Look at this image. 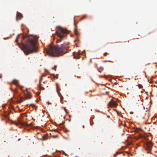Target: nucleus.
I'll use <instances>...</instances> for the list:
<instances>
[{
	"label": "nucleus",
	"mask_w": 157,
	"mask_h": 157,
	"mask_svg": "<svg viewBox=\"0 0 157 157\" xmlns=\"http://www.w3.org/2000/svg\"><path fill=\"white\" fill-rule=\"evenodd\" d=\"M17 17H19L20 18L19 19H21V18L22 17V15L20 13H17V17H16V20L17 21H18Z\"/></svg>",
	"instance_id": "obj_7"
},
{
	"label": "nucleus",
	"mask_w": 157,
	"mask_h": 157,
	"mask_svg": "<svg viewBox=\"0 0 157 157\" xmlns=\"http://www.w3.org/2000/svg\"><path fill=\"white\" fill-rule=\"evenodd\" d=\"M2 77V76L1 75H0V78H1Z\"/></svg>",
	"instance_id": "obj_29"
},
{
	"label": "nucleus",
	"mask_w": 157,
	"mask_h": 157,
	"mask_svg": "<svg viewBox=\"0 0 157 157\" xmlns=\"http://www.w3.org/2000/svg\"><path fill=\"white\" fill-rule=\"evenodd\" d=\"M143 118H144L145 117H143Z\"/></svg>",
	"instance_id": "obj_33"
},
{
	"label": "nucleus",
	"mask_w": 157,
	"mask_h": 157,
	"mask_svg": "<svg viewBox=\"0 0 157 157\" xmlns=\"http://www.w3.org/2000/svg\"><path fill=\"white\" fill-rule=\"evenodd\" d=\"M108 104L109 105H112L114 106H115L117 105L116 102L114 101H110Z\"/></svg>",
	"instance_id": "obj_5"
},
{
	"label": "nucleus",
	"mask_w": 157,
	"mask_h": 157,
	"mask_svg": "<svg viewBox=\"0 0 157 157\" xmlns=\"http://www.w3.org/2000/svg\"><path fill=\"white\" fill-rule=\"evenodd\" d=\"M86 17V16L85 15H84L82 17V19H81V20H82V19L85 18Z\"/></svg>",
	"instance_id": "obj_21"
},
{
	"label": "nucleus",
	"mask_w": 157,
	"mask_h": 157,
	"mask_svg": "<svg viewBox=\"0 0 157 157\" xmlns=\"http://www.w3.org/2000/svg\"><path fill=\"white\" fill-rule=\"evenodd\" d=\"M21 140V139L19 138L18 139V141H20Z\"/></svg>",
	"instance_id": "obj_27"
},
{
	"label": "nucleus",
	"mask_w": 157,
	"mask_h": 157,
	"mask_svg": "<svg viewBox=\"0 0 157 157\" xmlns=\"http://www.w3.org/2000/svg\"><path fill=\"white\" fill-rule=\"evenodd\" d=\"M74 33H75V34L76 35H79V33H78V32L77 30H76V29H75V30H74Z\"/></svg>",
	"instance_id": "obj_12"
},
{
	"label": "nucleus",
	"mask_w": 157,
	"mask_h": 157,
	"mask_svg": "<svg viewBox=\"0 0 157 157\" xmlns=\"http://www.w3.org/2000/svg\"><path fill=\"white\" fill-rule=\"evenodd\" d=\"M66 113H67V109H64Z\"/></svg>",
	"instance_id": "obj_25"
},
{
	"label": "nucleus",
	"mask_w": 157,
	"mask_h": 157,
	"mask_svg": "<svg viewBox=\"0 0 157 157\" xmlns=\"http://www.w3.org/2000/svg\"><path fill=\"white\" fill-rule=\"evenodd\" d=\"M46 76V75L45 74H42V75H41V77H44V76Z\"/></svg>",
	"instance_id": "obj_17"
},
{
	"label": "nucleus",
	"mask_w": 157,
	"mask_h": 157,
	"mask_svg": "<svg viewBox=\"0 0 157 157\" xmlns=\"http://www.w3.org/2000/svg\"><path fill=\"white\" fill-rule=\"evenodd\" d=\"M56 78H58V77H56Z\"/></svg>",
	"instance_id": "obj_32"
},
{
	"label": "nucleus",
	"mask_w": 157,
	"mask_h": 157,
	"mask_svg": "<svg viewBox=\"0 0 157 157\" xmlns=\"http://www.w3.org/2000/svg\"><path fill=\"white\" fill-rule=\"evenodd\" d=\"M63 124H62V123H61L60 124V125H63Z\"/></svg>",
	"instance_id": "obj_28"
},
{
	"label": "nucleus",
	"mask_w": 157,
	"mask_h": 157,
	"mask_svg": "<svg viewBox=\"0 0 157 157\" xmlns=\"http://www.w3.org/2000/svg\"><path fill=\"white\" fill-rule=\"evenodd\" d=\"M131 113V114H132V113H131H131Z\"/></svg>",
	"instance_id": "obj_30"
},
{
	"label": "nucleus",
	"mask_w": 157,
	"mask_h": 157,
	"mask_svg": "<svg viewBox=\"0 0 157 157\" xmlns=\"http://www.w3.org/2000/svg\"><path fill=\"white\" fill-rule=\"evenodd\" d=\"M57 68V66L56 65H54V67H52V69H56Z\"/></svg>",
	"instance_id": "obj_19"
},
{
	"label": "nucleus",
	"mask_w": 157,
	"mask_h": 157,
	"mask_svg": "<svg viewBox=\"0 0 157 157\" xmlns=\"http://www.w3.org/2000/svg\"><path fill=\"white\" fill-rule=\"evenodd\" d=\"M18 101L19 103H21L23 102L22 98H20V100Z\"/></svg>",
	"instance_id": "obj_15"
},
{
	"label": "nucleus",
	"mask_w": 157,
	"mask_h": 157,
	"mask_svg": "<svg viewBox=\"0 0 157 157\" xmlns=\"http://www.w3.org/2000/svg\"><path fill=\"white\" fill-rule=\"evenodd\" d=\"M54 35H55V34H52V36H53V37H54Z\"/></svg>",
	"instance_id": "obj_24"
},
{
	"label": "nucleus",
	"mask_w": 157,
	"mask_h": 157,
	"mask_svg": "<svg viewBox=\"0 0 157 157\" xmlns=\"http://www.w3.org/2000/svg\"><path fill=\"white\" fill-rule=\"evenodd\" d=\"M17 80L14 79L13 80V83L15 85H17Z\"/></svg>",
	"instance_id": "obj_9"
},
{
	"label": "nucleus",
	"mask_w": 157,
	"mask_h": 157,
	"mask_svg": "<svg viewBox=\"0 0 157 157\" xmlns=\"http://www.w3.org/2000/svg\"><path fill=\"white\" fill-rule=\"evenodd\" d=\"M74 54V53H73V55L74 56V58H77V59H79L80 58V54H79L78 53L77 54V56H75Z\"/></svg>",
	"instance_id": "obj_8"
},
{
	"label": "nucleus",
	"mask_w": 157,
	"mask_h": 157,
	"mask_svg": "<svg viewBox=\"0 0 157 157\" xmlns=\"http://www.w3.org/2000/svg\"><path fill=\"white\" fill-rule=\"evenodd\" d=\"M98 71L99 72H101V71H99L98 70Z\"/></svg>",
	"instance_id": "obj_31"
},
{
	"label": "nucleus",
	"mask_w": 157,
	"mask_h": 157,
	"mask_svg": "<svg viewBox=\"0 0 157 157\" xmlns=\"http://www.w3.org/2000/svg\"><path fill=\"white\" fill-rule=\"evenodd\" d=\"M27 37V35L21 37V42L25 49L24 53L26 55H28L30 53L37 52V47L36 45L37 42V38L28 39L25 44H24L23 41Z\"/></svg>",
	"instance_id": "obj_1"
},
{
	"label": "nucleus",
	"mask_w": 157,
	"mask_h": 157,
	"mask_svg": "<svg viewBox=\"0 0 157 157\" xmlns=\"http://www.w3.org/2000/svg\"><path fill=\"white\" fill-rule=\"evenodd\" d=\"M141 130L140 128H136L135 129V131L136 132H138L139 131H140Z\"/></svg>",
	"instance_id": "obj_10"
},
{
	"label": "nucleus",
	"mask_w": 157,
	"mask_h": 157,
	"mask_svg": "<svg viewBox=\"0 0 157 157\" xmlns=\"http://www.w3.org/2000/svg\"><path fill=\"white\" fill-rule=\"evenodd\" d=\"M56 33L59 39L58 40L57 42H61V41L66 38L67 35L69 33L67 30L64 29L60 26L56 28Z\"/></svg>",
	"instance_id": "obj_3"
},
{
	"label": "nucleus",
	"mask_w": 157,
	"mask_h": 157,
	"mask_svg": "<svg viewBox=\"0 0 157 157\" xmlns=\"http://www.w3.org/2000/svg\"><path fill=\"white\" fill-rule=\"evenodd\" d=\"M39 88L40 89V90H44V88L43 87H42L41 86V84H39Z\"/></svg>",
	"instance_id": "obj_11"
},
{
	"label": "nucleus",
	"mask_w": 157,
	"mask_h": 157,
	"mask_svg": "<svg viewBox=\"0 0 157 157\" xmlns=\"http://www.w3.org/2000/svg\"><path fill=\"white\" fill-rule=\"evenodd\" d=\"M101 71H102V69H101Z\"/></svg>",
	"instance_id": "obj_34"
},
{
	"label": "nucleus",
	"mask_w": 157,
	"mask_h": 157,
	"mask_svg": "<svg viewBox=\"0 0 157 157\" xmlns=\"http://www.w3.org/2000/svg\"><path fill=\"white\" fill-rule=\"evenodd\" d=\"M44 70H45V72H48V70L47 69H44Z\"/></svg>",
	"instance_id": "obj_22"
},
{
	"label": "nucleus",
	"mask_w": 157,
	"mask_h": 157,
	"mask_svg": "<svg viewBox=\"0 0 157 157\" xmlns=\"http://www.w3.org/2000/svg\"><path fill=\"white\" fill-rule=\"evenodd\" d=\"M21 35V34H18L16 38L15 39V41L16 42H18L17 40L19 38L20 36Z\"/></svg>",
	"instance_id": "obj_13"
},
{
	"label": "nucleus",
	"mask_w": 157,
	"mask_h": 157,
	"mask_svg": "<svg viewBox=\"0 0 157 157\" xmlns=\"http://www.w3.org/2000/svg\"><path fill=\"white\" fill-rule=\"evenodd\" d=\"M117 154H122L123 155H124V154L122 153V152H117Z\"/></svg>",
	"instance_id": "obj_16"
},
{
	"label": "nucleus",
	"mask_w": 157,
	"mask_h": 157,
	"mask_svg": "<svg viewBox=\"0 0 157 157\" xmlns=\"http://www.w3.org/2000/svg\"><path fill=\"white\" fill-rule=\"evenodd\" d=\"M69 48V47L66 43H63L60 47L58 44L49 47V49L47 50L46 52L48 55L53 57H58L63 56L66 53L65 50Z\"/></svg>",
	"instance_id": "obj_2"
},
{
	"label": "nucleus",
	"mask_w": 157,
	"mask_h": 157,
	"mask_svg": "<svg viewBox=\"0 0 157 157\" xmlns=\"http://www.w3.org/2000/svg\"><path fill=\"white\" fill-rule=\"evenodd\" d=\"M147 146L149 150H151V149L153 146V145L151 142H148L147 144Z\"/></svg>",
	"instance_id": "obj_4"
},
{
	"label": "nucleus",
	"mask_w": 157,
	"mask_h": 157,
	"mask_svg": "<svg viewBox=\"0 0 157 157\" xmlns=\"http://www.w3.org/2000/svg\"><path fill=\"white\" fill-rule=\"evenodd\" d=\"M21 124L23 126H28L29 125L28 124H26L25 123H21Z\"/></svg>",
	"instance_id": "obj_14"
},
{
	"label": "nucleus",
	"mask_w": 157,
	"mask_h": 157,
	"mask_svg": "<svg viewBox=\"0 0 157 157\" xmlns=\"http://www.w3.org/2000/svg\"><path fill=\"white\" fill-rule=\"evenodd\" d=\"M108 54V53L107 52H105L103 54V55L105 56H106V55Z\"/></svg>",
	"instance_id": "obj_20"
},
{
	"label": "nucleus",
	"mask_w": 157,
	"mask_h": 157,
	"mask_svg": "<svg viewBox=\"0 0 157 157\" xmlns=\"http://www.w3.org/2000/svg\"><path fill=\"white\" fill-rule=\"evenodd\" d=\"M50 75H52L54 76V74H51Z\"/></svg>",
	"instance_id": "obj_23"
},
{
	"label": "nucleus",
	"mask_w": 157,
	"mask_h": 157,
	"mask_svg": "<svg viewBox=\"0 0 157 157\" xmlns=\"http://www.w3.org/2000/svg\"><path fill=\"white\" fill-rule=\"evenodd\" d=\"M42 77H41L40 78V79L39 80V84H40V83H41V82L42 80Z\"/></svg>",
	"instance_id": "obj_18"
},
{
	"label": "nucleus",
	"mask_w": 157,
	"mask_h": 157,
	"mask_svg": "<svg viewBox=\"0 0 157 157\" xmlns=\"http://www.w3.org/2000/svg\"><path fill=\"white\" fill-rule=\"evenodd\" d=\"M53 137H54V138H55V137H57V136H54Z\"/></svg>",
	"instance_id": "obj_26"
},
{
	"label": "nucleus",
	"mask_w": 157,
	"mask_h": 157,
	"mask_svg": "<svg viewBox=\"0 0 157 157\" xmlns=\"http://www.w3.org/2000/svg\"><path fill=\"white\" fill-rule=\"evenodd\" d=\"M27 93V97L26 96L25 97V99H28L31 98H32V96L31 94L29 92Z\"/></svg>",
	"instance_id": "obj_6"
}]
</instances>
